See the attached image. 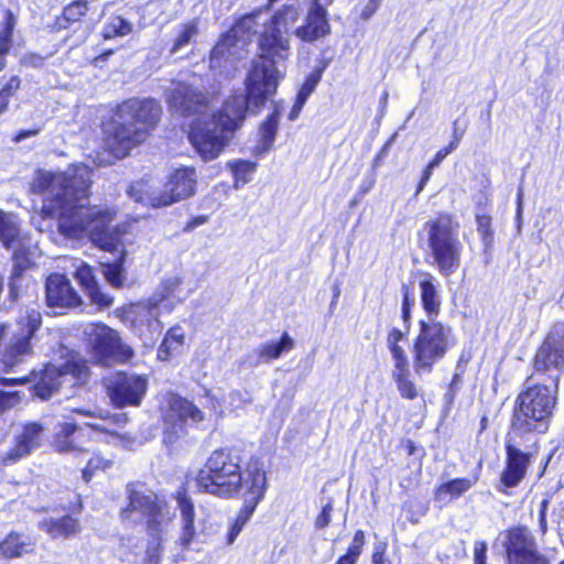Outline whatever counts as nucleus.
Returning <instances> with one entry per match:
<instances>
[{"label":"nucleus","instance_id":"obj_1","mask_svg":"<svg viewBox=\"0 0 564 564\" xmlns=\"http://www.w3.org/2000/svg\"><path fill=\"white\" fill-rule=\"evenodd\" d=\"M90 178V169L78 164L61 173L39 172L32 188L43 195L42 217L57 219L63 236L74 239L88 236L96 247L111 252L121 243L120 231L112 225L116 212L86 205Z\"/></svg>","mask_w":564,"mask_h":564},{"label":"nucleus","instance_id":"obj_2","mask_svg":"<svg viewBox=\"0 0 564 564\" xmlns=\"http://www.w3.org/2000/svg\"><path fill=\"white\" fill-rule=\"evenodd\" d=\"M209 99L204 79L198 75L173 83L167 95L173 112L183 117L195 116L188 138L204 161L216 159L225 149L229 133L241 124L248 110L253 111L242 93L232 95L220 111L212 115L208 112Z\"/></svg>","mask_w":564,"mask_h":564},{"label":"nucleus","instance_id":"obj_3","mask_svg":"<svg viewBox=\"0 0 564 564\" xmlns=\"http://www.w3.org/2000/svg\"><path fill=\"white\" fill-rule=\"evenodd\" d=\"M259 58L246 78L245 95L253 109H259L278 88L291 55L290 35L269 24L259 37Z\"/></svg>","mask_w":564,"mask_h":564},{"label":"nucleus","instance_id":"obj_4","mask_svg":"<svg viewBox=\"0 0 564 564\" xmlns=\"http://www.w3.org/2000/svg\"><path fill=\"white\" fill-rule=\"evenodd\" d=\"M162 108L151 98H132L117 107L115 118L105 126V145L117 159L147 140L160 120Z\"/></svg>","mask_w":564,"mask_h":564},{"label":"nucleus","instance_id":"obj_5","mask_svg":"<svg viewBox=\"0 0 564 564\" xmlns=\"http://www.w3.org/2000/svg\"><path fill=\"white\" fill-rule=\"evenodd\" d=\"M120 516L129 524L144 522L149 536L144 564H160L162 540L175 516L170 505L152 491L130 486L128 505Z\"/></svg>","mask_w":564,"mask_h":564},{"label":"nucleus","instance_id":"obj_6","mask_svg":"<svg viewBox=\"0 0 564 564\" xmlns=\"http://www.w3.org/2000/svg\"><path fill=\"white\" fill-rule=\"evenodd\" d=\"M430 264L442 276H451L460 267L464 245L459 239V224L448 214L427 220L421 230Z\"/></svg>","mask_w":564,"mask_h":564},{"label":"nucleus","instance_id":"obj_7","mask_svg":"<svg viewBox=\"0 0 564 564\" xmlns=\"http://www.w3.org/2000/svg\"><path fill=\"white\" fill-rule=\"evenodd\" d=\"M534 375L528 378V387L516 400L512 416L513 433H543L556 404L558 384L533 382Z\"/></svg>","mask_w":564,"mask_h":564},{"label":"nucleus","instance_id":"obj_8","mask_svg":"<svg viewBox=\"0 0 564 564\" xmlns=\"http://www.w3.org/2000/svg\"><path fill=\"white\" fill-rule=\"evenodd\" d=\"M42 315L31 310L14 323L0 324V371L17 372L34 355Z\"/></svg>","mask_w":564,"mask_h":564},{"label":"nucleus","instance_id":"obj_9","mask_svg":"<svg viewBox=\"0 0 564 564\" xmlns=\"http://www.w3.org/2000/svg\"><path fill=\"white\" fill-rule=\"evenodd\" d=\"M241 455L236 448H223L214 451L208 457L205 468L196 478L198 487L207 492L221 498H229L245 488V480L250 471L241 473Z\"/></svg>","mask_w":564,"mask_h":564},{"label":"nucleus","instance_id":"obj_10","mask_svg":"<svg viewBox=\"0 0 564 564\" xmlns=\"http://www.w3.org/2000/svg\"><path fill=\"white\" fill-rule=\"evenodd\" d=\"M88 378V367L78 352L69 351L61 365L48 364L40 371H32L29 377L1 378L3 386L34 382L33 393L42 400L50 399L65 382L72 386L83 383Z\"/></svg>","mask_w":564,"mask_h":564},{"label":"nucleus","instance_id":"obj_11","mask_svg":"<svg viewBox=\"0 0 564 564\" xmlns=\"http://www.w3.org/2000/svg\"><path fill=\"white\" fill-rule=\"evenodd\" d=\"M265 25L268 20L263 19L261 11L242 17L214 46L210 53V67L220 73L223 69L232 68L236 62L246 56V48L259 28L265 29Z\"/></svg>","mask_w":564,"mask_h":564},{"label":"nucleus","instance_id":"obj_12","mask_svg":"<svg viewBox=\"0 0 564 564\" xmlns=\"http://www.w3.org/2000/svg\"><path fill=\"white\" fill-rule=\"evenodd\" d=\"M452 328L437 322L434 317L420 321L419 334L414 340L413 368L416 375L430 373L453 346Z\"/></svg>","mask_w":564,"mask_h":564},{"label":"nucleus","instance_id":"obj_13","mask_svg":"<svg viewBox=\"0 0 564 564\" xmlns=\"http://www.w3.org/2000/svg\"><path fill=\"white\" fill-rule=\"evenodd\" d=\"M196 185L197 174L195 169L182 167L170 175L163 191L159 194L149 195L144 192L142 183L131 185L128 194L135 202L152 207H163L192 197L196 192Z\"/></svg>","mask_w":564,"mask_h":564},{"label":"nucleus","instance_id":"obj_14","mask_svg":"<svg viewBox=\"0 0 564 564\" xmlns=\"http://www.w3.org/2000/svg\"><path fill=\"white\" fill-rule=\"evenodd\" d=\"M160 411L164 422V442L167 444L185 433L187 420L199 423L205 419L203 411L192 401L173 392L162 394Z\"/></svg>","mask_w":564,"mask_h":564},{"label":"nucleus","instance_id":"obj_15","mask_svg":"<svg viewBox=\"0 0 564 564\" xmlns=\"http://www.w3.org/2000/svg\"><path fill=\"white\" fill-rule=\"evenodd\" d=\"M84 333L97 364L126 362L133 356V350L121 341L118 333L105 324H90Z\"/></svg>","mask_w":564,"mask_h":564},{"label":"nucleus","instance_id":"obj_16","mask_svg":"<svg viewBox=\"0 0 564 564\" xmlns=\"http://www.w3.org/2000/svg\"><path fill=\"white\" fill-rule=\"evenodd\" d=\"M0 240L6 248L13 249V267L9 289L11 295L17 296L23 272L30 267V259L26 254L28 238L21 236L13 216L2 210H0Z\"/></svg>","mask_w":564,"mask_h":564},{"label":"nucleus","instance_id":"obj_17","mask_svg":"<svg viewBox=\"0 0 564 564\" xmlns=\"http://www.w3.org/2000/svg\"><path fill=\"white\" fill-rule=\"evenodd\" d=\"M564 371V324H557L545 337L534 357V376L544 375L558 384Z\"/></svg>","mask_w":564,"mask_h":564},{"label":"nucleus","instance_id":"obj_18","mask_svg":"<svg viewBox=\"0 0 564 564\" xmlns=\"http://www.w3.org/2000/svg\"><path fill=\"white\" fill-rule=\"evenodd\" d=\"M148 389V379L137 373L117 372L106 381L107 395L116 408L139 406Z\"/></svg>","mask_w":564,"mask_h":564},{"label":"nucleus","instance_id":"obj_19","mask_svg":"<svg viewBox=\"0 0 564 564\" xmlns=\"http://www.w3.org/2000/svg\"><path fill=\"white\" fill-rule=\"evenodd\" d=\"M334 0H307L308 10L304 24L294 30V35L303 42L313 43L330 33L327 7Z\"/></svg>","mask_w":564,"mask_h":564},{"label":"nucleus","instance_id":"obj_20","mask_svg":"<svg viewBox=\"0 0 564 564\" xmlns=\"http://www.w3.org/2000/svg\"><path fill=\"white\" fill-rule=\"evenodd\" d=\"M506 467L500 475L501 485L507 488L518 486L532 464V454L520 448L509 434L506 442Z\"/></svg>","mask_w":564,"mask_h":564},{"label":"nucleus","instance_id":"obj_21","mask_svg":"<svg viewBox=\"0 0 564 564\" xmlns=\"http://www.w3.org/2000/svg\"><path fill=\"white\" fill-rule=\"evenodd\" d=\"M267 490V477L263 470L256 468L250 471L245 480V488L240 490L243 506L236 516L234 522L241 528L249 521L258 503L263 499Z\"/></svg>","mask_w":564,"mask_h":564},{"label":"nucleus","instance_id":"obj_22","mask_svg":"<svg viewBox=\"0 0 564 564\" xmlns=\"http://www.w3.org/2000/svg\"><path fill=\"white\" fill-rule=\"evenodd\" d=\"M267 490V477L263 470L256 468L250 471L245 480V488L240 490L243 506L236 516L234 522L241 528L249 521L258 503L263 499Z\"/></svg>","mask_w":564,"mask_h":564},{"label":"nucleus","instance_id":"obj_23","mask_svg":"<svg viewBox=\"0 0 564 564\" xmlns=\"http://www.w3.org/2000/svg\"><path fill=\"white\" fill-rule=\"evenodd\" d=\"M267 490V477L263 470L256 468L250 471L245 480V488L240 490L243 506L236 516L234 522L241 528L249 521L258 503L263 499Z\"/></svg>","mask_w":564,"mask_h":564},{"label":"nucleus","instance_id":"obj_24","mask_svg":"<svg viewBox=\"0 0 564 564\" xmlns=\"http://www.w3.org/2000/svg\"><path fill=\"white\" fill-rule=\"evenodd\" d=\"M72 412L91 419V421L84 422V424L96 431L109 433L110 435L115 436L118 440L121 446L126 448H131L135 444V438L132 435H120L118 433L110 431V426L112 424H121L128 421V416L126 413L110 415L107 411L100 409H72Z\"/></svg>","mask_w":564,"mask_h":564},{"label":"nucleus","instance_id":"obj_25","mask_svg":"<svg viewBox=\"0 0 564 564\" xmlns=\"http://www.w3.org/2000/svg\"><path fill=\"white\" fill-rule=\"evenodd\" d=\"M499 539L503 544L508 564L516 563L538 545L532 532L524 527L506 530L499 534Z\"/></svg>","mask_w":564,"mask_h":564},{"label":"nucleus","instance_id":"obj_26","mask_svg":"<svg viewBox=\"0 0 564 564\" xmlns=\"http://www.w3.org/2000/svg\"><path fill=\"white\" fill-rule=\"evenodd\" d=\"M45 289L46 303L50 307L70 308L80 304V297L63 274H51L46 280Z\"/></svg>","mask_w":564,"mask_h":564},{"label":"nucleus","instance_id":"obj_27","mask_svg":"<svg viewBox=\"0 0 564 564\" xmlns=\"http://www.w3.org/2000/svg\"><path fill=\"white\" fill-rule=\"evenodd\" d=\"M43 426L39 423H28L17 437L15 445L6 454L4 460L17 462L29 455L31 451L40 445Z\"/></svg>","mask_w":564,"mask_h":564},{"label":"nucleus","instance_id":"obj_28","mask_svg":"<svg viewBox=\"0 0 564 564\" xmlns=\"http://www.w3.org/2000/svg\"><path fill=\"white\" fill-rule=\"evenodd\" d=\"M34 550V540L30 535L18 532L9 533L0 542V557L2 558H19L33 553Z\"/></svg>","mask_w":564,"mask_h":564},{"label":"nucleus","instance_id":"obj_29","mask_svg":"<svg viewBox=\"0 0 564 564\" xmlns=\"http://www.w3.org/2000/svg\"><path fill=\"white\" fill-rule=\"evenodd\" d=\"M128 314L133 323L147 324L151 332H160L159 300L156 296L149 299L147 302L132 304Z\"/></svg>","mask_w":564,"mask_h":564},{"label":"nucleus","instance_id":"obj_30","mask_svg":"<svg viewBox=\"0 0 564 564\" xmlns=\"http://www.w3.org/2000/svg\"><path fill=\"white\" fill-rule=\"evenodd\" d=\"M39 527L53 539H68L78 534L82 530L79 521L72 516L44 519L40 522Z\"/></svg>","mask_w":564,"mask_h":564},{"label":"nucleus","instance_id":"obj_31","mask_svg":"<svg viewBox=\"0 0 564 564\" xmlns=\"http://www.w3.org/2000/svg\"><path fill=\"white\" fill-rule=\"evenodd\" d=\"M177 506L181 512L182 530L180 542L183 547H188L195 538L196 530L194 527L195 509L193 501L183 492H177Z\"/></svg>","mask_w":564,"mask_h":564},{"label":"nucleus","instance_id":"obj_32","mask_svg":"<svg viewBox=\"0 0 564 564\" xmlns=\"http://www.w3.org/2000/svg\"><path fill=\"white\" fill-rule=\"evenodd\" d=\"M423 279L420 281L421 302L427 317H433L440 313L441 295L438 293V284L436 278L429 272L422 273Z\"/></svg>","mask_w":564,"mask_h":564},{"label":"nucleus","instance_id":"obj_33","mask_svg":"<svg viewBox=\"0 0 564 564\" xmlns=\"http://www.w3.org/2000/svg\"><path fill=\"white\" fill-rule=\"evenodd\" d=\"M474 484L475 480L466 477L455 478L453 480L444 482L435 488L434 501L435 503L443 507L451 502L453 499H456L464 495L465 492H467L473 487Z\"/></svg>","mask_w":564,"mask_h":564},{"label":"nucleus","instance_id":"obj_34","mask_svg":"<svg viewBox=\"0 0 564 564\" xmlns=\"http://www.w3.org/2000/svg\"><path fill=\"white\" fill-rule=\"evenodd\" d=\"M76 279L85 289L93 303L100 307H108L112 304V297L100 292L90 267L82 264L76 270Z\"/></svg>","mask_w":564,"mask_h":564},{"label":"nucleus","instance_id":"obj_35","mask_svg":"<svg viewBox=\"0 0 564 564\" xmlns=\"http://www.w3.org/2000/svg\"><path fill=\"white\" fill-rule=\"evenodd\" d=\"M293 347L294 339L288 333H284L280 340L268 341L258 347L256 351L257 360L254 365H259L260 362H270L274 359H278L284 352H288L291 349H293Z\"/></svg>","mask_w":564,"mask_h":564},{"label":"nucleus","instance_id":"obj_36","mask_svg":"<svg viewBox=\"0 0 564 564\" xmlns=\"http://www.w3.org/2000/svg\"><path fill=\"white\" fill-rule=\"evenodd\" d=\"M300 17V4L290 3L278 10L268 21V24L272 28H278V30L283 31V33L290 35V30L299 21Z\"/></svg>","mask_w":564,"mask_h":564},{"label":"nucleus","instance_id":"obj_37","mask_svg":"<svg viewBox=\"0 0 564 564\" xmlns=\"http://www.w3.org/2000/svg\"><path fill=\"white\" fill-rule=\"evenodd\" d=\"M198 32V21L196 19L177 25L170 53L177 54L178 52L188 47L195 42Z\"/></svg>","mask_w":564,"mask_h":564},{"label":"nucleus","instance_id":"obj_38","mask_svg":"<svg viewBox=\"0 0 564 564\" xmlns=\"http://www.w3.org/2000/svg\"><path fill=\"white\" fill-rule=\"evenodd\" d=\"M410 377L409 364L393 367L391 378L395 382L400 395L404 399L413 400L419 395V390Z\"/></svg>","mask_w":564,"mask_h":564},{"label":"nucleus","instance_id":"obj_39","mask_svg":"<svg viewBox=\"0 0 564 564\" xmlns=\"http://www.w3.org/2000/svg\"><path fill=\"white\" fill-rule=\"evenodd\" d=\"M183 344V332L180 328L170 329L159 347L158 357L161 360H167L169 358L178 355L182 350Z\"/></svg>","mask_w":564,"mask_h":564},{"label":"nucleus","instance_id":"obj_40","mask_svg":"<svg viewBox=\"0 0 564 564\" xmlns=\"http://www.w3.org/2000/svg\"><path fill=\"white\" fill-rule=\"evenodd\" d=\"M17 24L14 14L7 10L4 14L3 29L0 32V72L6 67L4 55H7L12 45V34Z\"/></svg>","mask_w":564,"mask_h":564},{"label":"nucleus","instance_id":"obj_41","mask_svg":"<svg viewBox=\"0 0 564 564\" xmlns=\"http://www.w3.org/2000/svg\"><path fill=\"white\" fill-rule=\"evenodd\" d=\"M235 178V187L249 183L256 172L257 164L250 161L235 160L227 163Z\"/></svg>","mask_w":564,"mask_h":564},{"label":"nucleus","instance_id":"obj_42","mask_svg":"<svg viewBox=\"0 0 564 564\" xmlns=\"http://www.w3.org/2000/svg\"><path fill=\"white\" fill-rule=\"evenodd\" d=\"M405 333L398 328H393L387 338V345L393 359V367L409 364L404 349L399 343L404 338Z\"/></svg>","mask_w":564,"mask_h":564},{"label":"nucleus","instance_id":"obj_43","mask_svg":"<svg viewBox=\"0 0 564 564\" xmlns=\"http://www.w3.org/2000/svg\"><path fill=\"white\" fill-rule=\"evenodd\" d=\"M132 24L121 17H113L102 28V36L106 40L115 36H124L132 32Z\"/></svg>","mask_w":564,"mask_h":564},{"label":"nucleus","instance_id":"obj_44","mask_svg":"<svg viewBox=\"0 0 564 564\" xmlns=\"http://www.w3.org/2000/svg\"><path fill=\"white\" fill-rule=\"evenodd\" d=\"M102 274L107 282L113 288H121L124 284L126 276L121 261L102 264Z\"/></svg>","mask_w":564,"mask_h":564},{"label":"nucleus","instance_id":"obj_45","mask_svg":"<svg viewBox=\"0 0 564 564\" xmlns=\"http://www.w3.org/2000/svg\"><path fill=\"white\" fill-rule=\"evenodd\" d=\"M88 11V2L85 0H75L64 8L63 18L67 22H77Z\"/></svg>","mask_w":564,"mask_h":564},{"label":"nucleus","instance_id":"obj_46","mask_svg":"<svg viewBox=\"0 0 564 564\" xmlns=\"http://www.w3.org/2000/svg\"><path fill=\"white\" fill-rule=\"evenodd\" d=\"M253 401L252 394L248 390H232L228 394V405L232 410H241Z\"/></svg>","mask_w":564,"mask_h":564},{"label":"nucleus","instance_id":"obj_47","mask_svg":"<svg viewBox=\"0 0 564 564\" xmlns=\"http://www.w3.org/2000/svg\"><path fill=\"white\" fill-rule=\"evenodd\" d=\"M321 76V72H316L310 74L306 77L296 96V100H299V104H305L307 101L308 97L315 90L317 84L319 83Z\"/></svg>","mask_w":564,"mask_h":564},{"label":"nucleus","instance_id":"obj_48","mask_svg":"<svg viewBox=\"0 0 564 564\" xmlns=\"http://www.w3.org/2000/svg\"><path fill=\"white\" fill-rule=\"evenodd\" d=\"M278 130V118L276 115H271L261 127L262 141L265 148L271 147L275 139Z\"/></svg>","mask_w":564,"mask_h":564},{"label":"nucleus","instance_id":"obj_49","mask_svg":"<svg viewBox=\"0 0 564 564\" xmlns=\"http://www.w3.org/2000/svg\"><path fill=\"white\" fill-rule=\"evenodd\" d=\"M513 564H551V561L536 545L530 553H527Z\"/></svg>","mask_w":564,"mask_h":564},{"label":"nucleus","instance_id":"obj_50","mask_svg":"<svg viewBox=\"0 0 564 564\" xmlns=\"http://www.w3.org/2000/svg\"><path fill=\"white\" fill-rule=\"evenodd\" d=\"M107 466H108V462L105 460L102 457H100V456L91 457L83 470L84 480L86 482H88L91 479L95 470L105 469Z\"/></svg>","mask_w":564,"mask_h":564},{"label":"nucleus","instance_id":"obj_51","mask_svg":"<svg viewBox=\"0 0 564 564\" xmlns=\"http://www.w3.org/2000/svg\"><path fill=\"white\" fill-rule=\"evenodd\" d=\"M21 397L18 391L4 392L0 390V414L18 405Z\"/></svg>","mask_w":564,"mask_h":564},{"label":"nucleus","instance_id":"obj_52","mask_svg":"<svg viewBox=\"0 0 564 564\" xmlns=\"http://www.w3.org/2000/svg\"><path fill=\"white\" fill-rule=\"evenodd\" d=\"M333 500L329 498L326 503L323 506L322 511L317 516L315 520V528L318 530L325 529L332 519V512H333Z\"/></svg>","mask_w":564,"mask_h":564},{"label":"nucleus","instance_id":"obj_53","mask_svg":"<svg viewBox=\"0 0 564 564\" xmlns=\"http://www.w3.org/2000/svg\"><path fill=\"white\" fill-rule=\"evenodd\" d=\"M478 231L482 236L484 243L488 247L492 242V231L490 229V217L478 216L477 217Z\"/></svg>","mask_w":564,"mask_h":564},{"label":"nucleus","instance_id":"obj_54","mask_svg":"<svg viewBox=\"0 0 564 564\" xmlns=\"http://www.w3.org/2000/svg\"><path fill=\"white\" fill-rule=\"evenodd\" d=\"M182 281L177 276H172L164 280V282L162 283V293L159 297L156 296L159 303L162 302L164 299L169 297L170 295H172L178 289Z\"/></svg>","mask_w":564,"mask_h":564},{"label":"nucleus","instance_id":"obj_55","mask_svg":"<svg viewBox=\"0 0 564 564\" xmlns=\"http://www.w3.org/2000/svg\"><path fill=\"white\" fill-rule=\"evenodd\" d=\"M402 293H403V303H402V319L404 324L406 325V330L409 329V324L411 319V306L414 303V300H410V292L409 288L403 284L402 285Z\"/></svg>","mask_w":564,"mask_h":564},{"label":"nucleus","instance_id":"obj_56","mask_svg":"<svg viewBox=\"0 0 564 564\" xmlns=\"http://www.w3.org/2000/svg\"><path fill=\"white\" fill-rule=\"evenodd\" d=\"M21 79L19 76L14 75L9 78V80L1 87L0 94L4 97L11 99L20 89Z\"/></svg>","mask_w":564,"mask_h":564},{"label":"nucleus","instance_id":"obj_57","mask_svg":"<svg viewBox=\"0 0 564 564\" xmlns=\"http://www.w3.org/2000/svg\"><path fill=\"white\" fill-rule=\"evenodd\" d=\"M206 406L209 408L212 414L215 417H220L224 414L221 404H220V398L212 392H206Z\"/></svg>","mask_w":564,"mask_h":564},{"label":"nucleus","instance_id":"obj_58","mask_svg":"<svg viewBox=\"0 0 564 564\" xmlns=\"http://www.w3.org/2000/svg\"><path fill=\"white\" fill-rule=\"evenodd\" d=\"M487 544L482 541H478L474 546V564H487L486 563Z\"/></svg>","mask_w":564,"mask_h":564},{"label":"nucleus","instance_id":"obj_59","mask_svg":"<svg viewBox=\"0 0 564 564\" xmlns=\"http://www.w3.org/2000/svg\"><path fill=\"white\" fill-rule=\"evenodd\" d=\"M382 0H369L360 17L364 20H368L380 7Z\"/></svg>","mask_w":564,"mask_h":564},{"label":"nucleus","instance_id":"obj_60","mask_svg":"<svg viewBox=\"0 0 564 564\" xmlns=\"http://www.w3.org/2000/svg\"><path fill=\"white\" fill-rule=\"evenodd\" d=\"M386 545H378L372 554V563L373 564H391V562L386 558Z\"/></svg>","mask_w":564,"mask_h":564},{"label":"nucleus","instance_id":"obj_61","mask_svg":"<svg viewBox=\"0 0 564 564\" xmlns=\"http://www.w3.org/2000/svg\"><path fill=\"white\" fill-rule=\"evenodd\" d=\"M76 430H77V425L75 423L65 422L59 425V431L57 433V436L64 437V438H69L75 433Z\"/></svg>","mask_w":564,"mask_h":564},{"label":"nucleus","instance_id":"obj_62","mask_svg":"<svg viewBox=\"0 0 564 564\" xmlns=\"http://www.w3.org/2000/svg\"><path fill=\"white\" fill-rule=\"evenodd\" d=\"M242 528L238 524H236L235 522L231 523L229 530H228V533H227V544L228 545H231L237 536L239 535V533L241 532Z\"/></svg>","mask_w":564,"mask_h":564},{"label":"nucleus","instance_id":"obj_63","mask_svg":"<svg viewBox=\"0 0 564 564\" xmlns=\"http://www.w3.org/2000/svg\"><path fill=\"white\" fill-rule=\"evenodd\" d=\"M55 443H56V447L59 452H68L73 448V445H72L69 438L56 436Z\"/></svg>","mask_w":564,"mask_h":564},{"label":"nucleus","instance_id":"obj_64","mask_svg":"<svg viewBox=\"0 0 564 564\" xmlns=\"http://www.w3.org/2000/svg\"><path fill=\"white\" fill-rule=\"evenodd\" d=\"M448 150L441 149L434 156V159L429 163L431 167H436L438 164L448 155Z\"/></svg>","mask_w":564,"mask_h":564}]
</instances>
